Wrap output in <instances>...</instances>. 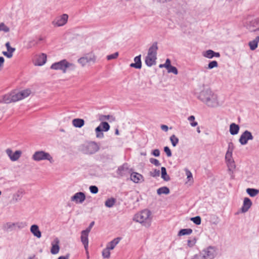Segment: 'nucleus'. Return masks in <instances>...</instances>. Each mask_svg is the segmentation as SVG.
Wrapping results in <instances>:
<instances>
[{
	"label": "nucleus",
	"mask_w": 259,
	"mask_h": 259,
	"mask_svg": "<svg viewBox=\"0 0 259 259\" xmlns=\"http://www.w3.org/2000/svg\"><path fill=\"white\" fill-rule=\"evenodd\" d=\"M218 66V63L217 61H212L208 63L207 68L209 69H211L214 67H217Z\"/></svg>",
	"instance_id": "obj_42"
},
{
	"label": "nucleus",
	"mask_w": 259,
	"mask_h": 259,
	"mask_svg": "<svg viewBox=\"0 0 259 259\" xmlns=\"http://www.w3.org/2000/svg\"><path fill=\"white\" fill-rule=\"evenodd\" d=\"M168 73H173L174 74H178V71L177 68L175 66L171 65L167 69Z\"/></svg>",
	"instance_id": "obj_43"
},
{
	"label": "nucleus",
	"mask_w": 259,
	"mask_h": 259,
	"mask_svg": "<svg viewBox=\"0 0 259 259\" xmlns=\"http://www.w3.org/2000/svg\"><path fill=\"white\" fill-rule=\"evenodd\" d=\"M7 227L8 229H13L14 228H22L24 227V224L23 223H7Z\"/></svg>",
	"instance_id": "obj_29"
},
{
	"label": "nucleus",
	"mask_w": 259,
	"mask_h": 259,
	"mask_svg": "<svg viewBox=\"0 0 259 259\" xmlns=\"http://www.w3.org/2000/svg\"><path fill=\"white\" fill-rule=\"evenodd\" d=\"M188 120L190 122V124L192 126L194 127L196 126L198 123L196 121H195V116L193 115L190 116L188 118Z\"/></svg>",
	"instance_id": "obj_41"
},
{
	"label": "nucleus",
	"mask_w": 259,
	"mask_h": 259,
	"mask_svg": "<svg viewBox=\"0 0 259 259\" xmlns=\"http://www.w3.org/2000/svg\"><path fill=\"white\" fill-rule=\"evenodd\" d=\"M3 54L8 58H11L13 56V53L11 52H3Z\"/></svg>",
	"instance_id": "obj_59"
},
{
	"label": "nucleus",
	"mask_w": 259,
	"mask_h": 259,
	"mask_svg": "<svg viewBox=\"0 0 259 259\" xmlns=\"http://www.w3.org/2000/svg\"><path fill=\"white\" fill-rule=\"evenodd\" d=\"M212 92V91L209 89L203 90L200 93L198 98L200 100L204 103Z\"/></svg>",
	"instance_id": "obj_14"
},
{
	"label": "nucleus",
	"mask_w": 259,
	"mask_h": 259,
	"mask_svg": "<svg viewBox=\"0 0 259 259\" xmlns=\"http://www.w3.org/2000/svg\"><path fill=\"white\" fill-rule=\"evenodd\" d=\"M208 107H216L219 106L218 97L216 94L212 92L210 95L207 98L204 102Z\"/></svg>",
	"instance_id": "obj_8"
},
{
	"label": "nucleus",
	"mask_w": 259,
	"mask_h": 259,
	"mask_svg": "<svg viewBox=\"0 0 259 259\" xmlns=\"http://www.w3.org/2000/svg\"><path fill=\"white\" fill-rule=\"evenodd\" d=\"M31 93L29 89H26L19 92H12L5 95L0 98V103L9 104L15 102L27 97Z\"/></svg>",
	"instance_id": "obj_1"
},
{
	"label": "nucleus",
	"mask_w": 259,
	"mask_h": 259,
	"mask_svg": "<svg viewBox=\"0 0 259 259\" xmlns=\"http://www.w3.org/2000/svg\"><path fill=\"white\" fill-rule=\"evenodd\" d=\"M150 176L153 177H159L160 175V171L159 170L154 169L153 171H150Z\"/></svg>",
	"instance_id": "obj_49"
},
{
	"label": "nucleus",
	"mask_w": 259,
	"mask_h": 259,
	"mask_svg": "<svg viewBox=\"0 0 259 259\" xmlns=\"http://www.w3.org/2000/svg\"><path fill=\"white\" fill-rule=\"evenodd\" d=\"M90 192L93 194H97L98 192L99 189L96 186L92 185L89 187Z\"/></svg>",
	"instance_id": "obj_46"
},
{
	"label": "nucleus",
	"mask_w": 259,
	"mask_h": 259,
	"mask_svg": "<svg viewBox=\"0 0 259 259\" xmlns=\"http://www.w3.org/2000/svg\"><path fill=\"white\" fill-rule=\"evenodd\" d=\"M69 254H67L65 256H59L58 259H69Z\"/></svg>",
	"instance_id": "obj_63"
},
{
	"label": "nucleus",
	"mask_w": 259,
	"mask_h": 259,
	"mask_svg": "<svg viewBox=\"0 0 259 259\" xmlns=\"http://www.w3.org/2000/svg\"><path fill=\"white\" fill-rule=\"evenodd\" d=\"M51 68L54 70H60L63 73L66 72L67 69L74 70L75 66L73 64L68 62L66 59H63L58 62L53 63Z\"/></svg>",
	"instance_id": "obj_5"
},
{
	"label": "nucleus",
	"mask_w": 259,
	"mask_h": 259,
	"mask_svg": "<svg viewBox=\"0 0 259 259\" xmlns=\"http://www.w3.org/2000/svg\"><path fill=\"white\" fill-rule=\"evenodd\" d=\"M152 154L155 157H158L160 155V151L158 149H154L152 152Z\"/></svg>",
	"instance_id": "obj_58"
},
{
	"label": "nucleus",
	"mask_w": 259,
	"mask_h": 259,
	"mask_svg": "<svg viewBox=\"0 0 259 259\" xmlns=\"http://www.w3.org/2000/svg\"><path fill=\"white\" fill-rule=\"evenodd\" d=\"M161 128L165 132L167 131L168 129V126L166 125H161Z\"/></svg>",
	"instance_id": "obj_64"
},
{
	"label": "nucleus",
	"mask_w": 259,
	"mask_h": 259,
	"mask_svg": "<svg viewBox=\"0 0 259 259\" xmlns=\"http://www.w3.org/2000/svg\"><path fill=\"white\" fill-rule=\"evenodd\" d=\"M68 16L67 14H63L61 16L56 18L53 21V24L56 26H62L64 25L67 22Z\"/></svg>",
	"instance_id": "obj_10"
},
{
	"label": "nucleus",
	"mask_w": 259,
	"mask_h": 259,
	"mask_svg": "<svg viewBox=\"0 0 259 259\" xmlns=\"http://www.w3.org/2000/svg\"><path fill=\"white\" fill-rule=\"evenodd\" d=\"M196 239L195 238H193L192 239H189L187 241V245L189 247H193L196 243Z\"/></svg>",
	"instance_id": "obj_47"
},
{
	"label": "nucleus",
	"mask_w": 259,
	"mask_h": 259,
	"mask_svg": "<svg viewBox=\"0 0 259 259\" xmlns=\"http://www.w3.org/2000/svg\"><path fill=\"white\" fill-rule=\"evenodd\" d=\"M100 148L95 142H90L81 146V150L85 154H93L97 152Z\"/></svg>",
	"instance_id": "obj_6"
},
{
	"label": "nucleus",
	"mask_w": 259,
	"mask_h": 259,
	"mask_svg": "<svg viewBox=\"0 0 259 259\" xmlns=\"http://www.w3.org/2000/svg\"><path fill=\"white\" fill-rule=\"evenodd\" d=\"M239 131V126L235 123H232L230 125V133L232 135H237Z\"/></svg>",
	"instance_id": "obj_25"
},
{
	"label": "nucleus",
	"mask_w": 259,
	"mask_h": 259,
	"mask_svg": "<svg viewBox=\"0 0 259 259\" xmlns=\"http://www.w3.org/2000/svg\"><path fill=\"white\" fill-rule=\"evenodd\" d=\"M22 154V152L20 150H17L13 153V155L11 156V160L15 161L19 159Z\"/></svg>",
	"instance_id": "obj_32"
},
{
	"label": "nucleus",
	"mask_w": 259,
	"mask_h": 259,
	"mask_svg": "<svg viewBox=\"0 0 259 259\" xmlns=\"http://www.w3.org/2000/svg\"><path fill=\"white\" fill-rule=\"evenodd\" d=\"M203 56L208 59H212L214 57V51L211 50H208L203 53Z\"/></svg>",
	"instance_id": "obj_37"
},
{
	"label": "nucleus",
	"mask_w": 259,
	"mask_h": 259,
	"mask_svg": "<svg viewBox=\"0 0 259 259\" xmlns=\"http://www.w3.org/2000/svg\"><path fill=\"white\" fill-rule=\"evenodd\" d=\"M164 151L166 154V155L167 156V157L171 156V155H172L171 152V151L168 147H167V146L164 147Z\"/></svg>",
	"instance_id": "obj_54"
},
{
	"label": "nucleus",
	"mask_w": 259,
	"mask_h": 259,
	"mask_svg": "<svg viewBox=\"0 0 259 259\" xmlns=\"http://www.w3.org/2000/svg\"><path fill=\"white\" fill-rule=\"evenodd\" d=\"M246 192L250 197H254L259 193V190L254 188H247Z\"/></svg>",
	"instance_id": "obj_30"
},
{
	"label": "nucleus",
	"mask_w": 259,
	"mask_h": 259,
	"mask_svg": "<svg viewBox=\"0 0 259 259\" xmlns=\"http://www.w3.org/2000/svg\"><path fill=\"white\" fill-rule=\"evenodd\" d=\"M217 254L215 247L209 246L199 254H195L191 259H213Z\"/></svg>",
	"instance_id": "obj_4"
},
{
	"label": "nucleus",
	"mask_w": 259,
	"mask_h": 259,
	"mask_svg": "<svg viewBox=\"0 0 259 259\" xmlns=\"http://www.w3.org/2000/svg\"><path fill=\"white\" fill-rule=\"evenodd\" d=\"M72 124L76 127L80 128L84 124V120L81 118H75L72 120Z\"/></svg>",
	"instance_id": "obj_27"
},
{
	"label": "nucleus",
	"mask_w": 259,
	"mask_h": 259,
	"mask_svg": "<svg viewBox=\"0 0 259 259\" xmlns=\"http://www.w3.org/2000/svg\"><path fill=\"white\" fill-rule=\"evenodd\" d=\"M127 169V164H124L118 167L117 172L120 176H123L125 174L124 171Z\"/></svg>",
	"instance_id": "obj_36"
},
{
	"label": "nucleus",
	"mask_w": 259,
	"mask_h": 259,
	"mask_svg": "<svg viewBox=\"0 0 259 259\" xmlns=\"http://www.w3.org/2000/svg\"><path fill=\"white\" fill-rule=\"evenodd\" d=\"M6 152L7 154L8 155L10 159H11V156H12V155H13V154L12 150L10 149H7Z\"/></svg>",
	"instance_id": "obj_61"
},
{
	"label": "nucleus",
	"mask_w": 259,
	"mask_h": 259,
	"mask_svg": "<svg viewBox=\"0 0 259 259\" xmlns=\"http://www.w3.org/2000/svg\"><path fill=\"white\" fill-rule=\"evenodd\" d=\"M161 178L165 181H168L170 180V177L167 174L166 169L165 167H161Z\"/></svg>",
	"instance_id": "obj_31"
},
{
	"label": "nucleus",
	"mask_w": 259,
	"mask_h": 259,
	"mask_svg": "<svg viewBox=\"0 0 259 259\" xmlns=\"http://www.w3.org/2000/svg\"><path fill=\"white\" fill-rule=\"evenodd\" d=\"M31 233L35 237L40 238L41 237V233L37 225H32L30 229Z\"/></svg>",
	"instance_id": "obj_19"
},
{
	"label": "nucleus",
	"mask_w": 259,
	"mask_h": 259,
	"mask_svg": "<svg viewBox=\"0 0 259 259\" xmlns=\"http://www.w3.org/2000/svg\"><path fill=\"white\" fill-rule=\"evenodd\" d=\"M259 42V36H257L256 38L249 42L248 45L250 47V49L252 51L254 50L257 47L258 45V42Z\"/></svg>",
	"instance_id": "obj_28"
},
{
	"label": "nucleus",
	"mask_w": 259,
	"mask_h": 259,
	"mask_svg": "<svg viewBox=\"0 0 259 259\" xmlns=\"http://www.w3.org/2000/svg\"><path fill=\"white\" fill-rule=\"evenodd\" d=\"M60 240L58 238H55L51 242V252L53 254H57L60 250Z\"/></svg>",
	"instance_id": "obj_12"
},
{
	"label": "nucleus",
	"mask_w": 259,
	"mask_h": 259,
	"mask_svg": "<svg viewBox=\"0 0 259 259\" xmlns=\"http://www.w3.org/2000/svg\"><path fill=\"white\" fill-rule=\"evenodd\" d=\"M0 31L8 32L10 31V28L4 23L2 22L0 23Z\"/></svg>",
	"instance_id": "obj_44"
},
{
	"label": "nucleus",
	"mask_w": 259,
	"mask_h": 259,
	"mask_svg": "<svg viewBox=\"0 0 259 259\" xmlns=\"http://www.w3.org/2000/svg\"><path fill=\"white\" fill-rule=\"evenodd\" d=\"M141 55H140L138 56H136L134 58L135 63H132L130 64V67L135 68L136 69H141L142 67V62H141Z\"/></svg>",
	"instance_id": "obj_18"
},
{
	"label": "nucleus",
	"mask_w": 259,
	"mask_h": 259,
	"mask_svg": "<svg viewBox=\"0 0 259 259\" xmlns=\"http://www.w3.org/2000/svg\"><path fill=\"white\" fill-rule=\"evenodd\" d=\"M152 218L151 212L148 209H144L140 213L135 215L134 221L139 222L146 227H149L151 224Z\"/></svg>",
	"instance_id": "obj_3"
},
{
	"label": "nucleus",
	"mask_w": 259,
	"mask_h": 259,
	"mask_svg": "<svg viewBox=\"0 0 259 259\" xmlns=\"http://www.w3.org/2000/svg\"><path fill=\"white\" fill-rule=\"evenodd\" d=\"M252 202L249 198H244L243 205L241 208V212L242 213L247 212L252 205Z\"/></svg>",
	"instance_id": "obj_15"
},
{
	"label": "nucleus",
	"mask_w": 259,
	"mask_h": 259,
	"mask_svg": "<svg viewBox=\"0 0 259 259\" xmlns=\"http://www.w3.org/2000/svg\"><path fill=\"white\" fill-rule=\"evenodd\" d=\"M84 57H81L78 60V62L82 66H85L87 64V60Z\"/></svg>",
	"instance_id": "obj_50"
},
{
	"label": "nucleus",
	"mask_w": 259,
	"mask_h": 259,
	"mask_svg": "<svg viewBox=\"0 0 259 259\" xmlns=\"http://www.w3.org/2000/svg\"><path fill=\"white\" fill-rule=\"evenodd\" d=\"M192 230L190 228L181 229L178 233V236H181L186 235H190L192 233Z\"/></svg>",
	"instance_id": "obj_34"
},
{
	"label": "nucleus",
	"mask_w": 259,
	"mask_h": 259,
	"mask_svg": "<svg viewBox=\"0 0 259 259\" xmlns=\"http://www.w3.org/2000/svg\"><path fill=\"white\" fill-rule=\"evenodd\" d=\"M118 56V53L115 52L114 54L108 55L107 56V59L108 60L114 59H116Z\"/></svg>",
	"instance_id": "obj_48"
},
{
	"label": "nucleus",
	"mask_w": 259,
	"mask_h": 259,
	"mask_svg": "<svg viewBox=\"0 0 259 259\" xmlns=\"http://www.w3.org/2000/svg\"><path fill=\"white\" fill-rule=\"evenodd\" d=\"M190 220L197 225L201 224V219L200 216L198 215L195 217L191 218Z\"/></svg>",
	"instance_id": "obj_38"
},
{
	"label": "nucleus",
	"mask_w": 259,
	"mask_h": 259,
	"mask_svg": "<svg viewBox=\"0 0 259 259\" xmlns=\"http://www.w3.org/2000/svg\"><path fill=\"white\" fill-rule=\"evenodd\" d=\"M112 118V120H114L115 118L112 116L104 115H100L99 117V120L102 121V122L101 123L100 125L97 126L95 128V132L96 135V137L98 138H103L104 137V134L102 133L103 131L107 132L110 129V125L106 121H104L105 120L109 119L110 117Z\"/></svg>",
	"instance_id": "obj_2"
},
{
	"label": "nucleus",
	"mask_w": 259,
	"mask_h": 259,
	"mask_svg": "<svg viewBox=\"0 0 259 259\" xmlns=\"http://www.w3.org/2000/svg\"><path fill=\"white\" fill-rule=\"evenodd\" d=\"M228 167L229 174L232 179H234V175H233L234 170L235 169L236 165L234 160L226 161Z\"/></svg>",
	"instance_id": "obj_16"
},
{
	"label": "nucleus",
	"mask_w": 259,
	"mask_h": 259,
	"mask_svg": "<svg viewBox=\"0 0 259 259\" xmlns=\"http://www.w3.org/2000/svg\"><path fill=\"white\" fill-rule=\"evenodd\" d=\"M6 47L8 52H11L12 53H13L15 51V48H12L10 46V43L9 42H8L6 44Z\"/></svg>",
	"instance_id": "obj_56"
},
{
	"label": "nucleus",
	"mask_w": 259,
	"mask_h": 259,
	"mask_svg": "<svg viewBox=\"0 0 259 259\" xmlns=\"http://www.w3.org/2000/svg\"><path fill=\"white\" fill-rule=\"evenodd\" d=\"M47 61V55L42 53L36 59L34 64L35 66H41L44 65Z\"/></svg>",
	"instance_id": "obj_17"
},
{
	"label": "nucleus",
	"mask_w": 259,
	"mask_h": 259,
	"mask_svg": "<svg viewBox=\"0 0 259 259\" xmlns=\"http://www.w3.org/2000/svg\"><path fill=\"white\" fill-rule=\"evenodd\" d=\"M186 175L187 176V179L189 180H190V178H192V175L191 172L188 170H186Z\"/></svg>",
	"instance_id": "obj_62"
},
{
	"label": "nucleus",
	"mask_w": 259,
	"mask_h": 259,
	"mask_svg": "<svg viewBox=\"0 0 259 259\" xmlns=\"http://www.w3.org/2000/svg\"><path fill=\"white\" fill-rule=\"evenodd\" d=\"M131 179L136 183L144 181V178L143 176L137 172H133L131 175Z\"/></svg>",
	"instance_id": "obj_20"
},
{
	"label": "nucleus",
	"mask_w": 259,
	"mask_h": 259,
	"mask_svg": "<svg viewBox=\"0 0 259 259\" xmlns=\"http://www.w3.org/2000/svg\"><path fill=\"white\" fill-rule=\"evenodd\" d=\"M164 65L165 68H166V69H167L171 66L170 60L169 59H167L166 60V61L164 63Z\"/></svg>",
	"instance_id": "obj_60"
},
{
	"label": "nucleus",
	"mask_w": 259,
	"mask_h": 259,
	"mask_svg": "<svg viewBox=\"0 0 259 259\" xmlns=\"http://www.w3.org/2000/svg\"><path fill=\"white\" fill-rule=\"evenodd\" d=\"M150 162L157 166H158L160 165V163L159 162V160L153 158L150 159Z\"/></svg>",
	"instance_id": "obj_51"
},
{
	"label": "nucleus",
	"mask_w": 259,
	"mask_h": 259,
	"mask_svg": "<svg viewBox=\"0 0 259 259\" xmlns=\"http://www.w3.org/2000/svg\"><path fill=\"white\" fill-rule=\"evenodd\" d=\"M32 159L36 161H39L43 160H48L51 163L54 162L53 157L51 155L47 152L44 151H36L32 155Z\"/></svg>",
	"instance_id": "obj_7"
},
{
	"label": "nucleus",
	"mask_w": 259,
	"mask_h": 259,
	"mask_svg": "<svg viewBox=\"0 0 259 259\" xmlns=\"http://www.w3.org/2000/svg\"><path fill=\"white\" fill-rule=\"evenodd\" d=\"M259 19L252 20L250 22V25L247 26L248 29L250 31H255L259 30Z\"/></svg>",
	"instance_id": "obj_21"
},
{
	"label": "nucleus",
	"mask_w": 259,
	"mask_h": 259,
	"mask_svg": "<svg viewBox=\"0 0 259 259\" xmlns=\"http://www.w3.org/2000/svg\"><path fill=\"white\" fill-rule=\"evenodd\" d=\"M95 224V222L94 221L92 222L89 226L84 230H83V231H85V232L87 233H89L91 230V229L92 228V227H93V226Z\"/></svg>",
	"instance_id": "obj_57"
},
{
	"label": "nucleus",
	"mask_w": 259,
	"mask_h": 259,
	"mask_svg": "<svg viewBox=\"0 0 259 259\" xmlns=\"http://www.w3.org/2000/svg\"><path fill=\"white\" fill-rule=\"evenodd\" d=\"M85 60H87V63L92 62L94 63L96 61V57L93 55H88L84 57Z\"/></svg>",
	"instance_id": "obj_39"
},
{
	"label": "nucleus",
	"mask_w": 259,
	"mask_h": 259,
	"mask_svg": "<svg viewBox=\"0 0 259 259\" xmlns=\"http://www.w3.org/2000/svg\"><path fill=\"white\" fill-rule=\"evenodd\" d=\"M156 56H151L147 55L145 58V63L149 66L151 67L156 64Z\"/></svg>",
	"instance_id": "obj_23"
},
{
	"label": "nucleus",
	"mask_w": 259,
	"mask_h": 259,
	"mask_svg": "<svg viewBox=\"0 0 259 259\" xmlns=\"http://www.w3.org/2000/svg\"><path fill=\"white\" fill-rule=\"evenodd\" d=\"M116 202V199L114 198H110L106 200L105 202V205L107 207H112Z\"/></svg>",
	"instance_id": "obj_35"
},
{
	"label": "nucleus",
	"mask_w": 259,
	"mask_h": 259,
	"mask_svg": "<svg viewBox=\"0 0 259 259\" xmlns=\"http://www.w3.org/2000/svg\"><path fill=\"white\" fill-rule=\"evenodd\" d=\"M253 139V137L251 133L246 130L241 135L239 141L241 145H244L247 143L249 140H252Z\"/></svg>",
	"instance_id": "obj_9"
},
{
	"label": "nucleus",
	"mask_w": 259,
	"mask_h": 259,
	"mask_svg": "<svg viewBox=\"0 0 259 259\" xmlns=\"http://www.w3.org/2000/svg\"><path fill=\"white\" fill-rule=\"evenodd\" d=\"M88 233L85 232V231H82L81 232V241L83 244L84 249L86 250V252L88 253V244H89V236Z\"/></svg>",
	"instance_id": "obj_13"
},
{
	"label": "nucleus",
	"mask_w": 259,
	"mask_h": 259,
	"mask_svg": "<svg viewBox=\"0 0 259 259\" xmlns=\"http://www.w3.org/2000/svg\"><path fill=\"white\" fill-rule=\"evenodd\" d=\"M157 50V42H154L152 44V45L149 48L147 55L151 56H156Z\"/></svg>",
	"instance_id": "obj_22"
},
{
	"label": "nucleus",
	"mask_w": 259,
	"mask_h": 259,
	"mask_svg": "<svg viewBox=\"0 0 259 259\" xmlns=\"http://www.w3.org/2000/svg\"><path fill=\"white\" fill-rule=\"evenodd\" d=\"M121 238L120 237H117L114 239L113 240L109 242L106 246V247L110 250L113 249L115 246L119 243Z\"/></svg>",
	"instance_id": "obj_26"
},
{
	"label": "nucleus",
	"mask_w": 259,
	"mask_h": 259,
	"mask_svg": "<svg viewBox=\"0 0 259 259\" xmlns=\"http://www.w3.org/2000/svg\"><path fill=\"white\" fill-rule=\"evenodd\" d=\"M234 145L232 142H230L228 144V147L227 152L233 153L234 150Z\"/></svg>",
	"instance_id": "obj_52"
},
{
	"label": "nucleus",
	"mask_w": 259,
	"mask_h": 259,
	"mask_svg": "<svg viewBox=\"0 0 259 259\" xmlns=\"http://www.w3.org/2000/svg\"><path fill=\"white\" fill-rule=\"evenodd\" d=\"M110 249H108L107 247L104 249L102 251V255L104 258H108L110 256Z\"/></svg>",
	"instance_id": "obj_45"
},
{
	"label": "nucleus",
	"mask_w": 259,
	"mask_h": 259,
	"mask_svg": "<svg viewBox=\"0 0 259 259\" xmlns=\"http://www.w3.org/2000/svg\"><path fill=\"white\" fill-rule=\"evenodd\" d=\"M37 44V42L34 40V39H32L31 40H30L28 42V44H27V47L28 48H32L33 46H34L35 45H36V44Z\"/></svg>",
	"instance_id": "obj_53"
},
{
	"label": "nucleus",
	"mask_w": 259,
	"mask_h": 259,
	"mask_svg": "<svg viewBox=\"0 0 259 259\" xmlns=\"http://www.w3.org/2000/svg\"><path fill=\"white\" fill-rule=\"evenodd\" d=\"M24 190L23 189H19L18 190L16 193H15L13 195V200H14L15 202H17L21 200L22 197H23V195L24 194Z\"/></svg>",
	"instance_id": "obj_24"
},
{
	"label": "nucleus",
	"mask_w": 259,
	"mask_h": 259,
	"mask_svg": "<svg viewBox=\"0 0 259 259\" xmlns=\"http://www.w3.org/2000/svg\"><path fill=\"white\" fill-rule=\"evenodd\" d=\"M170 140L174 147H175L179 142V139L174 135L170 137Z\"/></svg>",
	"instance_id": "obj_40"
},
{
	"label": "nucleus",
	"mask_w": 259,
	"mask_h": 259,
	"mask_svg": "<svg viewBox=\"0 0 259 259\" xmlns=\"http://www.w3.org/2000/svg\"><path fill=\"white\" fill-rule=\"evenodd\" d=\"M157 193L158 195L168 194L169 193V189L167 187H162L157 189Z\"/></svg>",
	"instance_id": "obj_33"
},
{
	"label": "nucleus",
	"mask_w": 259,
	"mask_h": 259,
	"mask_svg": "<svg viewBox=\"0 0 259 259\" xmlns=\"http://www.w3.org/2000/svg\"><path fill=\"white\" fill-rule=\"evenodd\" d=\"M225 159L226 161L233 160L232 158V153L226 152Z\"/></svg>",
	"instance_id": "obj_55"
},
{
	"label": "nucleus",
	"mask_w": 259,
	"mask_h": 259,
	"mask_svg": "<svg viewBox=\"0 0 259 259\" xmlns=\"http://www.w3.org/2000/svg\"><path fill=\"white\" fill-rule=\"evenodd\" d=\"M85 194L82 192L76 193L71 198V200L75 202L76 203H82L85 200Z\"/></svg>",
	"instance_id": "obj_11"
}]
</instances>
